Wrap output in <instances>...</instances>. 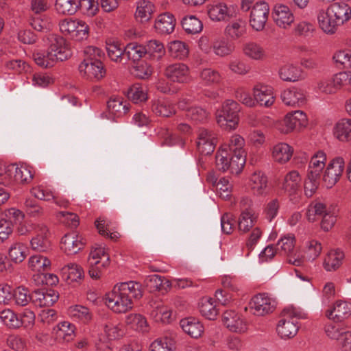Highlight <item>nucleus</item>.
Here are the masks:
<instances>
[{
	"label": "nucleus",
	"mask_w": 351,
	"mask_h": 351,
	"mask_svg": "<svg viewBox=\"0 0 351 351\" xmlns=\"http://www.w3.org/2000/svg\"><path fill=\"white\" fill-rule=\"evenodd\" d=\"M0 319L10 328H18L25 323L24 319H20L10 309H4L1 311Z\"/></svg>",
	"instance_id": "nucleus-40"
},
{
	"label": "nucleus",
	"mask_w": 351,
	"mask_h": 351,
	"mask_svg": "<svg viewBox=\"0 0 351 351\" xmlns=\"http://www.w3.org/2000/svg\"><path fill=\"white\" fill-rule=\"evenodd\" d=\"M31 193L34 197L40 200L47 202L54 200L55 203L58 206H64L66 203L58 201L55 193L52 190L41 185L32 188Z\"/></svg>",
	"instance_id": "nucleus-28"
},
{
	"label": "nucleus",
	"mask_w": 351,
	"mask_h": 351,
	"mask_svg": "<svg viewBox=\"0 0 351 351\" xmlns=\"http://www.w3.org/2000/svg\"><path fill=\"white\" fill-rule=\"evenodd\" d=\"M12 300L16 305L25 306L32 301V294L29 293L27 289L19 287L13 290Z\"/></svg>",
	"instance_id": "nucleus-54"
},
{
	"label": "nucleus",
	"mask_w": 351,
	"mask_h": 351,
	"mask_svg": "<svg viewBox=\"0 0 351 351\" xmlns=\"http://www.w3.org/2000/svg\"><path fill=\"white\" fill-rule=\"evenodd\" d=\"M254 99L261 106H270L274 102L271 90L266 86L257 85L254 88Z\"/></svg>",
	"instance_id": "nucleus-22"
},
{
	"label": "nucleus",
	"mask_w": 351,
	"mask_h": 351,
	"mask_svg": "<svg viewBox=\"0 0 351 351\" xmlns=\"http://www.w3.org/2000/svg\"><path fill=\"white\" fill-rule=\"evenodd\" d=\"M272 17L278 26L287 28L294 21V16L289 8L283 4H276L273 9Z\"/></svg>",
	"instance_id": "nucleus-13"
},
{
	"label": "nucleus",
	"mask_w": 351,
	"mask_h": 351,
	"mask_svg": "<svg viewBox=\"0 0 351 351\" xmlns=\"http://www.w3.org/2000/svg\"><path fill=\"white\" fill-rule=\"evenodd\" d=\"M130 72L135 77L146 80L152 75L153 69L151 65L145 61H140L134 64Z\"/></svg>",
	"instance_id": "nucleus-45"
},
{
	"label": "nucleus",
	"mask_w": 351,
	"mask_h": 351,
	"mask_svg": "<svg viewBox=\"0 0 351 351\" xmlns=\"http://www.w3.org/2000/svg\"><path fill=\"white\" fill-rule=\"evenodd\" d=\"M84 239L76 234H65L61 241V248L67 254H77L85 245Z\"/></svg>",
	"instance_id": "nucleus-15"
},
{
	"label": "nucleus",
	"mask_w": 351,
	"mask_h": 351,
	"mask_svg": "<svg viewBox=\"0 0 351 351\" xmlns=\"http://www.w3.org/2000/svg\"><path fill=\"white\" fill-rule=\"evenodd\" d=\"M168 52L171 57L182 60L188 56L189 49L184 42L174 40L169 43Z\"/></svg>",
	"instance_id": "nucleus-43"
},
{
	"label": "nucleus",
	"mask_w": 351,
	"mask_h": 351,
	"mask_svg": "<svg viewBox=\"0 0 351 351\" xmlns=\"http://www.w3.org/2000/svg\"><path fill=\"white\" fill-rule=\"evenodd\" d=\"M326 315L334 322H343L351 315V303L342 300L337 301L332 308L326 311Z\"/></svg>",
	"instance_id": "nucleus-11"
},
{
	"label": "nucleus",
	"mask_w": 351,
	"mask_h": 351,
	"mask_svg": "<svg viewBox=\"0 0 351 351\" xmlns=\"http://www.w3.org/2000/svg\"><path fill=\"white\" fill-rule=\"evenodd\" d=\"M243 50L246 56L254 60H260L264 56L263 48L255 43L245 44Z\"/></svg>",
	"instance_id": "nucleus-57"
},
{
	"label": "nucleus",
	"mask_w": 351,
	"mask_h": 351,
	"mask_svg": "<svg viewBox=\"0 0 351 351\" xmlns=\"http://www.w3.org/2000/svg\"><path fill=\"white\" fill-rule=\"evenodd\" d=\"M35 237L30 241L31 247L33 250L38 252H46L51 247V242L49 239V230L47 227L42 223L33 226Z\"/></svg>",
	"instance_id": "nucleus-9"
},
{
	"label": "nucleus",
	"mask_w": 351,
	"mask_h": 351,
	"mask_svg": "<svg viewBox=\"0 0 351 351\" xmlns=\"http://www.w3.org/2000/svg\"><path fill=\"white\" fill-rule=\"evenodd\" d=\"M79 71L80 73L84 72V74L90 79H95L99 80L105 75L106 71L101 61H96L95 63L91 64H80Z\"/></svg>",
	"instance_id": "nucleus-18"
},
{
	"label": "nucleus",
	"mask_w": 351,
	"mask_h": 351,
	"mask_svg": "<svg viewBox=\"0 0 351 351\" xmlns=\"http://www.w3.org/2000/svg\"><path fill=\"white\" fill-rule=\"evenodd\" d=\"M245 143L244 139L239 135L232 136L228 144L222 145L217 150V153H234L241 154H246L243 149V145Z\"/></svg>",
	"instance_id": "nucleus-23"
},
{
	"label": "nucleus",
	"mask_w": 351,
	"mask_h": 351,
	"mask_svg": "<svg viewBox=\"0 0 351 351\" xmlns=\"http://www.w3.org/2000/svg\"><path fill=\"white\" fill-rule=\"evenodd\" d=\"M245 21L239 19L228 23L225 29V34L232 40H237L246 34Z\"/></svg>",
	"instance_id": "nucleus-21"
},
{
	"label": "nucleus",
	"mask_w": 351,
	"mask_h": 351,
	"mask_svg": "<svg viewBox=\"0 0 351 351\" xmlns=\"http://www.w3.org/2000/svg\"><path fill=\"white\" fill-rule=\"evenodd\" d=\"M344 254L339 250H332L328 253L324 261V267L326 271H335L341 264Z\"/></svg>",
	"instance_id": "nucleus-31"
},
{
	"label": "nucleus",
	"mask_w": 351,
	"mask_h": 351,
	"mask_svg": "<svg viewBox=\"0 0 351 351\" xmlns=\"http://www.w3.org/2000/svg\"><path fill=\"white\" fill-rule=\"evenodd\" d=\"M281 80L286 82H296L302 78V70L293 64L282 66L279 71Z\"/></svg>",
	"instance_id": "nucleus-30"
},
{
	"label": "nucleus",
	"mask_w": 351,
	"mask_h": 351,
	"mask_svg": "<svg viewBox=\"0 0 351 351\" xmlns=\"http://www.w3.org/2000/svg\"><path fill=\"white\" fill-rule=\"evenodd\" d=\"M84 58L80 64H91L95 63L96 61H101V58L104 57V53L102 50L97 47L88 46L84 51Z\"/></svg>",
	"instance_id": "nucleus-48"
},
{
	"label": "nucleus",
	"mask_w": 351,
	"mask_h": 351,
	"mask_svg": "<svg viewBox=\"0 0 351 351\" xmlns=\"http://www.w3.org/2000/svg\"><path fill=\"white\" fill-rule=\"evenodd\" d=\"M29 267L34 271L43 272L50 269L51 261L42 255H34L29 258Z\"/></svg>",
	"instance_id": "nucleus-36"
},
{
	"label": "nucleus",
	"mask_w": 351,
	"mask_h": 351,
	"mask_svg": "<svg viewBox=\"0 0 351 351\" xmlns=\"http://www.w3.org/2000/svg\"><path fill=\"white\" fill-rule=\"evenodd\" d=\"M58 300V293L53 289L35 290L32 293V301L38 306H51Z\"/></svg>",
	"instance_id": "nucleus-14"
},
{
	"label": "nucleus",
	"mask_w": 351,
	"mask_h": 351,
	"mask_svg": "<svg viewBox=\"0 0 351 351\" xmlns=\"http://www.w3.org/2000/svg\"><path fill=\"white\" fill-rule=\"evenodd\" d=\"M240 105L234 100H226L221 107L216 111V119L219 126L224 130H233L239 121Z\"/></svg>",
	"instance_id": "nucleus-3"
},
{
	"label": "nucleus",
	"mask_w": 351,
	"mask_h": 351,
	"mask_svg": "<svg viewBox=\"0 0 351 351\" xmlns=\"http://www.w3.org/2000/svg\"><path fill=\"white\" fill-rule=\"evenodd\" d=\"M276 330L281 338L289 339L293 337L297 334L298 326L293 320L282 319L278 322Z\"/></svg>",
	"instance_id": "nucleus-24"
},
{
	"label": "nucleus",
	"mask_w": 351,
	"mask_h": 351,
	"mask_svg": "<svg viewBox=\"0 0 351 351\" xmlns=\"http://www.w3.org/2000/svg\"><path fill=\"white\" fill-rule=\"evenodd\" d=\"M256 217L251 210L242 211L239 219V229L244 232H247L254 225Z\"/></svg>",
	"instance_id": "nucleus-53"
},
{
	"label": "nucleus",
	"mask_w": 351,
	"mask_h": 351,
	"mask_svg": "<svg viewBox=\"0 0 351 351\" xmlns=\"http://www.w3.org/2000/svg\"><path fill=\"white\" fill-rule=\"evenodd\" d=\"M335 134L337 138L341 141L351 140V119H343L339 121L335 127Z\"/></svg>",
	"instance_id": "nucleus-42"
},
{
	"label": "nucleus",
	"mask_w": 351,
	"mask_h": 351,
	"mask_svg": "<svg viewBox=\"0 0 351 351\" xmlns=\"http://www.w3.org/2000/svg\"><path fill=\"white\" fill-rule=\"evenodd\" d=\"M207 182L216 188L222 198L230 196L232 184L226 177H207Z\"/></svg>",
	"instance_id": "nucleus-26"
},
{
	"label": "nucleus",
	"mask_w": 351,
	"mask_h": 351,
	"mask_svg": "<svg viewBox=\"0 0 351 351\" xmlns=\"http://www.w3.org/2000/svg\"><path fill=\"white\" fill-rule=\"evenodd\" d=\"M307 122L308 120L306 114L301 110H296L293 112L288 113L284 119V124L286 129L283 130L282 132L288 133L294 130H300L306 126Z\"/></svg>",
	"instance_id": "nucleus-12"
},
{
	"label": "nucleus",
	"mask_w": 351,
	"mask_h": 351,
	"mask_svg": "<svg viewBox=\"0 0 351 351\" xmlns=\"http://www.w3.org/2000/svg\"><path fill=\"white\" fill-rule=\"evenodd\" d=\"M88 274L93 279H99L110 265V256L104 247L95 246L88 258Z\"/></svg>",
	"instance_id": "nucleus-5"
},
{
	"label": "nucleus",
	"mask_w": 351,
	"mask_h": 351,
	"mask_svg": "<svg viewBox=\"0 0 351 351\" xmlns=\"http://www.w3.org/2000/svg\"><path fill=\"white\" fill-rule=\"evenodd\" d=\"M49 48L47 52L33 54L35 62L43 68H51L57 61H64L71 56L66 40L61 36L50 34L47 36Z\"/></svg>",
	"instance_id": "nucleus-2"
},
{
	"label": "nucleus",
	"mask_w": 351,
	"mask_h": 351,
	"mask_svg": "<svg viewBox=\"0 0 351 351\" xmlns=\"http://www.w3.org/2000/svg\"><path fill=\"white\" fill-rule=\"evenodd\" d=\"M121 291L130 296V299L140 298L143 295L141 285L138 282L130 281L116 285Z\"/></svg>",
	"instance_id": "nucleus-44"
},
{
	"label": "nucleus",
	"mask_w": 351,
	"mask_h": 351,
	"mask_svg": "<svg viewBox=\"0 0 351 351\" xmlns=\"http://www.w3.org/2000/svg\"><path fill=\"white\" fill-rule=\"evenodd\" d=\"M223 322L226 328L232 332H243L247 328L243 319L233 311L224 312Z\"/></svg>",
	"instance_id": "nucleus-16"
},
{
	"label": "nucleus",
	"mask_w": 351,
	"mask_h": 351,
	"mask_svg": "<svg viewBox=\"0 0 351 351\" xmlns=\"http://www.w3.org/2000/svg\"><path fill=\"white\" fill-rule=\"evenodd\" d=\"M181 23L182 28L188 34H197L200 32L203 28L202 21L193 15L184 16Z\"/></svg>",
	"instance_id": "nucleus-41"
},
{
	"label": "nucleus",
	"mask_w": 351,
	"mask_h": 351,
	"mask_svg": "<svg viewBox=\"0 0 351 351\" xmlns=\"http://www.w3.org/2000/svg\"><path fill=\"white\" fill-rule=\"evenodd\" d=\"M175 25L176 20L173 15L165 12L158 16L155 21L154 27L160 34H169L173 31Z\"/></svg>",
	"instance_id": "nucleus-17"
},
{
	"label": "nucleus",
	"mask_w": 351,
	"mask_h": 351,
	"mask_svg": "<svg viewBox=\"0 0 351 351\" xmlns=\"http://www.w3.org/2000/svg\"><path fill=\"white\" fill-rule=\"evenodd\" d=\"M27 214L32 217L42 216L43 208L32 198H27L24 202Z\"/></svg>",
	"instance_id": "nucleus-62"
},
{
	"label": "nucleus",
	"mask_w": 351,
	"mask_h": 351,
	"mask_svg": "<svg viewBox=\"0 0 351 351\" xmlns=\"http://www.w3.org/2000/svg\"><path fill=\"white\" fill-rule=\"evenodd\" d=\"M106 303L110 309L117 313H125L133 306L130 296L121 291L116 285L106 294Z\"/></svg>",
	"instance_id": "nucleus-6"
},
{
	"label": "nucleus",
	"mask_w": 351,
	"mask_h": 351,
	"mask_svg": "<svg viewBox=\"0 0 351 351\" xmlns=\"http://www.w3.org/2000/svg\"><path fill=\"white\" fill-rule=\"evenodd\" d=\"M26 247L20 243L13 244L9 249L8 255L12 261L20 263L24 261L26 254Z\"/></svg>",
	"instance_id": "nucleus-51"
},
{
	"label": "nucleus",
	"mask_w": 351,
	"mask_h": 351,
	"mask_svg": "<svg viewBox=\"0 0 351 351\" xmlns=\"http://www.w3.org/2000/svg\"><path fill=\"white\" fill-rule=\"evenodd\" d=\"M208 114L206 111L200 107H192L186 110V117L196 122H204L207 119Z\"/></svg>",
	"instance_id": "nucleus-61"
},
{
	"label": "nucleus",
	"mask_w": 351,
	"mask_h": 351,
	"mask_svg": "<svg viewBox=\"0 0 351 351\" xmlns=\"http://www.w3.org/2000/svg\"><path fill=\"white\" fill-rule=\"evenodd\" d=\"M216 166L223 173L228 170L232 174L241 173L246 160V154L234 153H216Z\"/></svg>",
	"instance_id": "nucleus-4"
},
{
	"label": "nucleus",
	"mask_w": 351,
	"mask_h": 351,
	"mask_svg": "<svg viewBox=\"0 0 351 351\" xmlns=\"http://www.w3.org/2000/svg\"><path fill=\"white\" fill-rule=\"evenodd\" d=\"M269 5L265 1L256 3L252 9L250 16V24L256 31L264 29L268 19Z\"/></svg>",
	"instance_id": "nucleus-8"
},
{
	"label": "nucleus",
	"mask_w": 351,
	"mask_h": 351,
	"mask_svg": "<svg viewBox=\"0 0 351 351\" xmlns=\"http://www.w3.org/2000/svg\"><path fill=\"white\" fill-rule=\"evenodd\" d=\"M207 13L209 18L214 21H221L228 17V8L226 4L220 3L207 6Z\"/></svg>",
	"instance_id": "nucleus-38"
},
{
	"label": "nucleus",
	"mask_w": 351,
	"mask_h": 351,
	"mask_svg": "<svg viewBox=\"0 0 351 351\" xmlns=\"http://www.w3.org/2000/svg\"><path fill=\"white\" fill-rule=\"evenodd\" d=\"M213 49L217 56H225L230 54L234 51V46L227 40L221 39L214 43Z\"/></svg>",
	"instance_id": "nucleus-56"
},
{
	"label": "nucleus",
	"mask_w": 351,
	"mask_h": 351,
	"mask_svg": "<svg viewBox=\"0 0 351 351\" xmlns=\"http://www.w3.org/2000/svg\"><path fill=\"white\" fill-rule=\"evenodd\" d=\"M13 232V221L9 219H0V243L8 239Z\"/></svg>",
	"instance_id": "nucleus-64"
},
{
	"label": "nucleus",
	"mask_w": 351,
	"mask_h": 351,
	"mask_svg": "<svg viewBox=\"0 0 351 351\" xmlns=\"http://www.w3.org/2000/svg\"><path fill=\"white\" fill-rule=\"evenodd\" d=\"M62 278L70 282H77L84 277L82 267L75 263H69L61 269Z\"/></svg>",
	"instance_id": "nucleus-27"
},
{
	"label": "nucleus",
	"mask_w": 351,
	"mask_h": 351,
	"mask_svg": "<svg viewBox=\"0 0 351 351\" xmlns=\"http://www.w3.org/2000/svg\"><path fill=\"white\" fill-rule=\"evenodd\" d=\"M145 47L146 53L149 56L160 59L165 53V49L163 44L156 40H149Z\"/></svg>",
	"instance_id": "nucleus-52"
},
{
	"label": "nucleus",
	"mask_w": 351,
	"mask_h": 351,
	"mask_svg": "<svg viewBox=\"0 0 351 351\" xmlns=\"http://www.w3.org/2000/svg\"><path fill=\"white\" fill-rule=\"evenodd\" d=\"M180 324L184 332L193 338H198L204 331L203 325L194 317L182 319Z\"/></svg>",
	"instance_id": "nucleus-20"
},
{
	"label": "nucleus",
	"mask_w": 351,
	"mask_h": 351,
	"mask_svg": "<svg viewBox=\"0 0 351 351\" xmlns=\"http://www.w3.org/2000/svg\"><path fill=\"white\" fill-rule=\"evenodd\" d=\"M127 97L134 103L145 101L147 100V94L142 90L138 84L132 86L127 92Z\"/></svg>",
	"instance_id": "nucleus-58"
},
{
	"label": "nucleus",
	"mask_w": 351,
	"mask_h": 351,
	"mask_svg": "<svg viewBox=\"0 0 351 351\" xmlns=\"http://www.w3.org/2000/svg\"><path fill=\"white\" fill-rule=\"evenodd\" d=\"M78 0H56V10L60 14L73 15L78 10Z\"/></svg>",
	"instance_id": "nucleus-46"
},
{
	"label": "nucleus",
	"mask_w": 351,
	"mask_h": 351,
	"mask_svg": "<svg viewBox=\"0 0 351 351\" xmlns=\"http://www.w3.org/2000/svg\"><path fill=\"white\" fill-rule=\"evenodd\" d=\"M69 316L75 320L83 323H88L92 319V314L89 309L84 306L75 305L69 307L68 310Z\"/></svg>",
	"instance_id": "nucleus-37"
},
{
	"label": "nucleus",
	"mask_w": 351,
	"mask_h": 351,
	"mask_svg": "<svg viewBox=\"0 0 351 351\" xmlns=\"http://www.w3.org/2000/svg\"><path fill=\"white\" fill-rule=\"evenodd\" d=\"M77 7L84 14L93 16L99 11V0H78Z\"/></svg>",
	"instance_id": "nucleus-49"
},
{
	"label": "nucleus",
	"mask_w": 351,
	"mask_h": 351,
	"mask_svg": "<svg viewBox=\"0 0 351 351\" xmlns=\"http://www.w3.org/2000/svg\"><path fill=\"white\" fill-rule=\"evenodd\" d=\"M126 323L132 328L137 331L145 332L147 330L146 319L139 314H131L126 317Z\"/></svg>",
	"instance_id": "nucleus-50"
},
{
	"label": "nucleus",
	"mask_w": 351,
	"mask_h": 351,
	"mask_svg": "<svg viewBox=\"0 0 351 351\" xmlns=\"http://www.w3.org/2000/svg\"><path fill=\"white\" fill-rule=\"evenodd\" d=\"M292 154L291 147L287 143H281L274 147L272 156L275 161L285 163L290 160Z\"/></svg>",
	"instance_id": "nucleus-29"
},
{
	"label": "nucleus",
	"mask_w": 351,
	"mask_h": 351,
	"mask_svg": "<svg viewBox=\"0 0 351 351\" xmlns=\"http://www.w3.org/2000/svg\"><path fill=\"white\" fill-rule=\"evenodd\" d=\"M152 110L156 115L164 117H169L175 112L172 106L159 101L153 102L152 105Z\"/></svg>",
	"instance_id": "nucleus-60"
},
{
	"label": "nucleus",
	"mask_w": 351,
	"mask_h": 351,
	"mask_svg": "<svg viewBox=\"0 0 351 351\" xmlns=\"http://www.w3.org/2000/svg\"><path fill=\"white\" fill-rule=\"evenodd\" d=\"M125 55L128 59L132 60L134 64L140 62L141 58L146 53L145 47L138 45L137 43H128L124 47Z\"/></svg>",
	"instance_id": "nucleus-33"
},
{
	"label": "nucleus",
	"mask_w": 351,
	"mask_h": 351,
	"mask_svg": "<svg viewBox=\"0 0 351 351\" xmlns=\"http://www.w3.org/2000/svg\"><path fill=\"white\" fill-rule=\"evenodd\" d=\"M326 156L323 151H318L310 161L308 176H319L325 166Z\"/></svg>",
	"instance_id": "nucleus-32"
},
{
	"label": "nucleus",
	"mask_w": 351,
	"mask_h": 351,
	"mask_svg": "<svg viewBox=\"0 0 351 351\" xmlns=\"http://www.w3.org/2000/svg\"><path fill=\"white\" fill-rule=\"evenodd\" d=\"M276 302L266 293H259L254 296L250 302V308L255 315L263 316L273 312Z\"/></svg>",
	"instance_id": "nucleus-7"
},
{
	"label": "nucleus",
	"mask_w": 351,
	"mask_h": 351,
	"mask_svg": "<svg viewBox=\"0 0 351 351\" xmlns=\"http://www.w3.org/2000/svg\"><path fill=\"white\" fill-rule=\"evenodd\" d=\"M344 160L341 157L333 158L328 165L324 176H342L344 169Z\"/></svg>",
	"instance_id": "nucleus-55"
},
{
	"label": "nucleus",
	"mask_w": 351,
	"mask_h": 351,
	"mask_svg": "<svg viewBox=\"0 0 351 351\" xmlns=\"http://www.w3.org/2000/svg\"><path fill=\"white\" fill-rule=\"evenodd\" d=\"M154 12L155 6L151 1L140 0L137 3L135 19L141 23H146L152 19Z\"/></svg>",
	"instance_id": "nucleus-19"
},
{
	"label": "nucleus",
	"mask_w": 351,
	"mask_h": 351,
	"mask_svg": "<svg viewBox=\"0 0 351 351\" xmlns=\"http://www.w3.org/2000/svg\"><path fill=\"white\" fill-rule=\"evenodd\" d=\"M144 283L150 292L166 289L169 287L170 282L164 276L158 274H152L147 276Z\"/></svg>",
	"instance_id": "nucleus-25"
},
{
	"label": "nucleus",
	"mask_w": 351,
	"mask_h": 351,
	"mask_svg": "<svg viewBox=\"0 0 351 351\" xmlns=\"http://www.w3.org/2000/svg\"><path fill=\"white\" fill-rule=\"evenodd\" d=\"M281 99L287 106H300V104H304V95L303 93L298 91L295 88L288 89L282 93Z\"/></svg>",
	"instance_id": "nucleus-34"
},
{
	"label": "nucleus",
	"mask_w": 351,
	"mask_h": 351,
	"mask_svg": "<svg viewBox=\"0 0 351 351\" xmlns=\"http://www.w3.org/2000/svg\"><path fill=\"white\" fill-rule=\"evenodd\" d=\"M250 185L254 193L262 195L267 189V177H252Z\"/></svg>",
	"instance_id": "nucleus-63"
},
{
	"label": "nucleus",
	"mask_w": 351,
	"mask_h": 351,
	"mask_svg": "<svg viewBox=\"0 0 351 351\" xmlns=\"http://www.w3.org/2000/svg\"><path fill=\"white\" fill-rule=\"evenodd\" d=\"M277 245L287 255H291L296 252L295 250V237L293 235L289 234L285 236L278 241Z\"/></svg>",
	"instance_id": "nucleus-59"
},
{
	"label": "nucleus",
	"mask_w": 351,
	"mask_h": 351,
	"mask_svg": "<svg viewBox=\"0 0 351 351\" xmlns=\"http://www.w3.org/2000/svg\"><path fill=\"white\" fill-rule=\"evenodd\" d=\"M33 168L26 164H21L20 167L16 164H10L3 168V174L7 176H34L35 171H32Z\"/></svg>",
	"instance_id": "nucleus-47"
},
{
	"label": "nucleus",
	"mask_w": 351,
	"mask_h": 351,
	"mask_svg": "<svg viewBox=\"0 0 351 351\" xmlns=\"http://www.w3.org/2000/svg\"><path fill=\"white\" fill-rule=\"evenodd\" d=\"M212 298H202L199 308L200 313L210 320H214L217 315L218 311Z\"/></svg>",
	"instance_id": "nucleus-39"
},
{
	"label": "nucleus",
	"mask_w": 351,
	"mask_h": 351,
	"mask_svg": "<svg viewBox=\"0 0 351 351\" xmlns=\"http://www.w3.org/2000/svg\"><path fill=\"white\" fill-rule=\"evenodd\" d=\"M165 75L174 82L187 83L190 80L189 69L182 63L168 66L165 70Z\"/></svg>",
	"instance_id": "nucleus-10"
},
{
	"label": "nucleus",
	"mask_w": 351,
	"mask_h": 351,
	"mask_svg": "<svg viewBox=\"0 0 351 351\" xmlns=\"http://www.w3.org/2000/svg\"><path fill=\"white\" fill-rule=\"evenodd\" d=\"M333 208H326V205L319 202H313L308 207L306 217L309 221H315L322 217L326 213L331 210Z\"/></svg>",
	"instance_id": "nucleus-35"
},
{
	"label": "nucleus",
	"mask_w": 351,
	"mask_h": 351,
	"mask_svg": "<svg viewBox=\"0 0 351 351\" xmlns=\"http://www.w3.org/2000/svg\"><path fill=\"white\" fill-rule=\"evenodd\" d=\"M351 19V7L343 2L330 4L317 14L319 27L327 34H335L338 27Z\"/></svg>",
	"instance_id": "nucleus-1"
}]
</instances>
